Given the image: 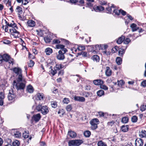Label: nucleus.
<instances>
[{"label": "nucleus", "instance_id": "nucleus-10", "mask_svg": "<svg viewBox=\"0 0 146 146\" xmlns=\"http://www.w3.org/2000/svg\"><path fill=\"white\" fill-rule=\"evenodd\" d=\"M143 144V140L140 138L137 139L135 141V146H142Z\"/></svg>", "mask_w": 146, "mask_h": 146}, {"label": "nucleus", "instance_id": "nucleus-48", "mask_svg": "<svg viewBox=\"0 0 146 146\" xmlns=\"http://www.w3.org/2000/svg\"><path fill=\"white\" fill-rule=\"evenodd\" d=\"M35 64L34 61L32 60H30L28 63V66L29 67H32Z\"/></svg>", "mask_w": 146, "mask_h": 146}, {"label": "nucleus", "instance_id": "nucleus-62", "mask_svg": "<svg viewBox=\"0 0 146 146\" xmlns=\"http://www.w3.org/2000/svg\"><path fill=\"white\" fill-rule=\"evenodd\" d=\"M86 90H89L90 89L91 86L89 85H86L85 87Z\"/></svg>", "mask_w": 146, "mask_h": 146}, {"label": "nucleus", "instance_id": "nucleus-46", "mask_svg": "<svg viewBox=\"0 0 146 146\" xmlns=\"http://www.w3.org/2000/svg\"><path fill=\"white\" fill-rule=\"evenodd\" d=\"M66 110L67 111H70L72 109V107L71 105H68L66 107Z\"/></svg>", "mask_w": 146, "mask_h": 146}, {"label": "nucleus", "instance_id": "nucleus-58", "mask_svg": "<svg viewBox=\"0 0 146 146\" xmlns=\"http://www.w3.org/2000/svg\"><path fill=\"white\" fill-rule=\"evenodd\" d=\"M141 85L143 87H145L146 86V80H145L143 81L141 83Z\"/></svg>", "mask_w": 146, "mask_h": 146}, {"label": "nucleus", "instance_id": "nucleus-5", "mask_svg": "<svg viewBox=\"0 0 146 146\" xmlns=\"http://www.w3.org/2000/svg\"><path fill=\"white\" fill-rule=\"evenodd\" d=\"M82 143V141L80 139L71 140L69 141L68 145L69 146H79Z\"/></svg>", "mask_w": 146, "mask_h": 146}, {"label": "nucleus", "instance_id": "nucleus-57", "mask_svg": "<svg viewBox=\"0 0 146 146\" xmlns=\"http://www.w3.org/2000/svg\"><path fill=\"white\" fill-rule=\"evenodd\" d=\"M29 1V0H23V4L24 5H26L28 3Z\"/></svg>", "mask_w": 146, "mask_h": 146}, {"label": "nucleus", "instance_id": "nucleus-12", "mask_svg": "<svg viewBox=\"0 0 146 146\" xmlns=\"http://www.w3.org/2000/svg\"><path fill=\"white\" fill-rule=\"evenodd\" d=\"M74 98L75 100L80 102H84L85 100L84 97L81 96H75Z\"/></svg>", "mask_w": 146, "mask_h": 146}, {"label": "nucleus", "instance_id": "nucleus-14", "mask_svg": "<svg viewBox=\"0 0 146 146\" xmlns=\"http://www.w3.org/2000/svg\"><path fill=\"white\" fill-rule=\"evenodd\" d=\"M93 83L95 85H100V86L101 85H102L103 84L104 82L102 80H101L97 79L94 80L93 81Z\"/></svg>", "mask_w": 146, "mask_h": 146}, {"label": "nucleus", "instance_id": "nucleus-17", "mask_svg": "<svg viewBox=\"0 0 146 146\" xmlns=\"http://www.w3.org/2000/svg\"><path fill=\"white\" fill-rule=\"evenodd\" d=\"M68 134L70 137L72 138L75 137L77 135L75 132L71 130L68 131Z\"/></svg>", "mask_w": 146, "mask_h": 146}, {"label": "nucleus", "instance_id": "nucleus-51", "mask_svg": "<svg viewBox=\"0 0 146 146\" xmlns=\"http://www.w3.org/2000/svg\"><path fill=\"white\" fill-rule=\"evenodd\" d=\"M101 88L104 89L105 90H107L108 89V88L106 86L102 84L100 86Z\"/></svg>", "mask_w": 146, "mask_h": 146}, {"label": "nucleus", "instance_id": "nucleus-36", "mask_svg": "<svg viewBox=\"0 0 146 146\" xmlns=\"http://www.w3.org/2000/svg\"><path fill=\"white\" fill-rule=\"evenodd\" d=\"M23 137L25 139L27 138L29 136V133L28 131H25L23 133Z\"/></svg>", "mask_w": 146, "mask_h": 146}, {"label": "nucleus", "instance_id": "nucleus-16", "mask_svg": "<svg viewBox=\"0 0 146 146\" xmlns=\"http://www.w3.org/2000/svg\"><path fill=\"white\" fill-rule=\"evenodd\" d=\"M127 46L125 49H123L122 48H120L119 50V55L120 56H123V54H124L125 50L127 48Z\"/></svg>", "mask_w": 146, "mask_h": 146}, {"label": "nucleus", "instance_id": "nucleus-53", "mask_svg": "<svg viewBox=\"0 0 146 146\" xmlns=\"http://www.w3.org/2000/svg\"><path fill=\"white\" fill-rule=\"evenodd\" d=\"M137 120V117L135 116H133L131 118L132 121L133 122H136Z\"/></svg>", "mask_w": 146, "mask_h": 146}, {"label": "nucleus", "instance_id": "nucleus-23", "mask_svg": "<svg viewBox=\"0 0 146 146\" xmlns=\"http://www.w3.org/2000/svg\"><path fill=\"white\" fill-rule=\"evenodd\" d=\"M125 38V37L123 35H122L120 37H119L118 39L117 40V43L119 44H120L123 42V40Z\"/></svg>", "mask_w": 146, "mask_h": 146}, {"label": "nucleus", "instance_id": "nucleus-13", "mask_svg": "<svg viewBox=\"0 0 146 146\" xmlns=\"http://www.w3.org/2000/svg\"><path fill=\"white\" fill-rule=\"evenodd\" d=\"M41 117V116L40 114L38 113L33 115V118L35 121L38 122L40 120Z\"/></svg>", "mask_w": 146, "mask_h": 146}, {"label": "nucleus", "instance_id": "nucleus-6", "mask_svg": "<svg viewBox=\"0 0 146 146\" xmlns=\"http://www.w3.org/2000/svg\"><path fill=\"white\" fill-rule=\"evenodd\" d=\"M99 123V121L97 119H93L90 121V123L91 125V128L93 130L96 129L97 127V125Z\"/></svg>", "mask_w": 146, "mask_h": 146}, {"label": "nucleus", "instance_id": "nucleus-61", "mask_svg": "<svg viewBox=\"0 0 146 146\" xmlns=\"http://www.w3.org/2000/svg\"><path fill=\"white\" fill-rule=\"evenodd\" d=\"M61 40H63L64 42L66 44H69V42L68 40L63 39H61Z\"/></svg>", "mask_w": 146, "mask_h": 146}, {"label": "nucleus", "instance_id": "nucleus-59", "mask_svg": "<svg viewBox=\"0 0 146 146\" xmlns=\"http://www.w3.org/2000/svg\"><path fill=\"white\" fill-rule=\"evenodd\" d=\"M114 123V122L113 121L109 122L108 123V124L111 126H112Z\"/></svg>", "mask_w": 146, "mask_h": 146}, {"label": "nucleus", "instance_id": "nucleus-18", "mask_svg": "<svg viewBox=\"0 0 146 146\" xmlns=\"http://www.w3.org/2000/svg\"><path fill=\"white\" fill-rule=\"evenodd\" d=\"M106 70L105 72V73L106 76H110L112 74V71L110 69L109 67H107Z\"/></svg>", "mask_w": 146, "mask_h": 146}, {"label": "nucleus", "instance_id": "nucleus-3", "mask_svg": "<svg viewBox=\"0 0 146 146\" xmlns=\"http://www.w3.org/2000/svg\"><path fill=\"white\" fill-rule=\"evenodd\" d=\"M4 61L9 62V63L13 65V59H11L10 56L7 54H4L2 56L0 55V64Z\"/></svg>", "mask_w": 146, "mask_h": 146}, {"label": "nucleus", "instance_id": "nucleus-35", "mask_svg": "<svg viewBox=\"0 0 146 146\" xmlns=\"http://www.w3.org/2000/svg\"><path fill=\"white\" fill-rule=\"evenodd\" d=\"M91 133V132L90 131L87 130L84 131V134L85 137H88L90 136Z\"/></svg>", "mask_w": 146, "mask_h": 146}, {"label": "nucleus", "instance_id": "nucleus-37", "mask_svg": "<svg viewBox=\"0 0 146 146\" xmlns=\"http://www.w3.org/2000/svg\"><path fill=\"white\" fill-rule=\"evenodd\" d=\"M77 49L79 50H85V46L83 45H79L77 48Z\"/></svg>", "mask_w": 146, "mask_h": 146}, {"label": "nucleus", "instance_id": "nucleus-34", "mask_svg": "<svg viewBox=\"0 0 146 146\" xmlns=\"http://www.w3.org/2000/svg\"><path fill=\"white\" fill-rule=\"evenodd\" d=\"M20 145V142L18 140H15L12 143V145L13 146H19Z\"/></svg>", "mask_w": 146, "mask_h": 146}, {"label": "nucleus", "instance_id": "nucleus-20", "mask_svg": "<svg viewBox=\"0 0 146 146\" xmlns=\"http://www.w3.org/2000/svg\"><path fill=\"white\" fill-rule=\"evenodd\" d=\"M130 27L131 28L132 32H134L136 31L139 29V28L137 27V25L135 23H132L130 26Z\"/></svg>", "mask_w": 146, "mask_h": 146}, {"label": "nucleus", "instance_id": "nucleus-40", "mask_svg": "<svg viewBox=\"0 0 146 146\" xmlns=\"http://www.w3.org/2000/svg\"><path fill=\"white\" fill-rule=\"evenodd\" d=\"M44 40L46 43H49L51 40V39L48 36L45 37L44 38Z\"/></svg>", "mask_w": 146, "mask_h": 146}, {"label": "nucleus", "instance_id": "nucleus-33", "mask_svg": "<svg viewBox=\"0 0 146 146\" xmlns=\"http://www.w3.org/2000/svg\"><path fill=\"white\" fill-rule=\"evenodd\" d=\"M37 97L39 100H43L44 96L43 94L41 93H38L37 94Z\"/></svg>", "mask_w": 146, "mask_h": 146}, {"label": "nucleus", "instance_id": "nucleus-44", "mask_svg": "<svg viewBox=\"0 0 146 146\" xmlns=\"http://www.w3.org/2000/svg\"><path fill=\"white\" fill-rule=\"evenodd\" d=\"M131 40L129 38H127L124 39L123 40V43L126 44H127L130 42Z\"/></svg>", "mask_w": 146, "mask_h": 146}, {"label": "nucleus", "instance_id": "nucleus-22", "mask_svg": "<svg viewBox=\"0 0 146 146\" xmlns=\"http://www.w3.org/2000/svg\"><path fill=\"white\" fill-rule=\"evenodd\" d=\"M91 59L93 60L94 62H98L100 60L99 57L97 55H95L92 56L91 58Z\"/></svg>", "mask_w": 146, "mask_h": 146}, {"label": "nucleus", "instance_id": "nucleus-11", "mask_svg": "<svg viewBox=\"0 0 146 146\" xmlns=\"http://www.w3.org/2000/svg\"><path fill=\"white\" fill-rule=\"evenodd\" d=\"M93 9L96 12H99L102 11L104 10V7L101 6H96L93 7Z\"/></svg>", "mask_w": 146, "mask_h": 146}, {"label": "nucleus", "instance_id": "nucleus-39", "mask_svg": "<svg viewBox=\"0 0 146 146\" xmlns=\"http://www.w3.org/2000/svg\"><path fill=\"white\" fill-rule=\"evenodd\" d=\"M128 118L127 117H124L122 118L121 121L123 123H126L128 121Z\"/></svg>", "mask_w": 146, "mask_h": 146}, {"label": "nucleus", "instance_id": "nucleus-47", "mask_svg": "<svg viewBox=\"0 0 146 146\" xmlns=\"http://www.w3.org/2000/svg\"><path fill=\"white\" fill-rule=\"evenodd\" d=\"M51 105L52 108H56L57 106V103L54 101H52L51 102Z\"/></svg>", "mask_w": 146, "mask_h": 146}, {"label": "nucleus", "instance_id": "nucleus-49", "mask_svg": "<svg viewBox=\"0 0 146 146\" xmlns=\"http://www.w3.org/2000/svg\"><path fill=\"white\" fill-rule=\"evenodd\" d=\"M63 102L64 104H68L70 102L69 99L66 98H64L63 99Z\"/></svg>", "mask_w": 146, "mask_h": 146}, {"label": "nucleus", "instance_id": "nucleus-8", "mask_svg": "<svg viewBox=\"0 0 146 146\" xmlns=\"http://www.w3.org/2000/svg\"><path fill=\"white\" fill-rule=\"evenodd\" d=\"M64 46L63 45L60 44H57L56 46V47L57 49H60L64 53H66L67 51V50L64 48Z\"/></svg>", "mask_w": 146, "mask_h": 146}, {"label": "nucleus", "instance_id": "nucleus-15", "mask_svg": "<svg viewBox=\"0 0 146 146\" xmlns=\"http://www.w3.org/2000/svg\"><path fill=\"white\" fill-rule=\"evenodd\" d=\"M78 54L79 55H82V56L86 58H89L90 57V55L86 52L82 51L81 52L78 53Z\"/></svg>", "mask_w": 146, "mask_h": 146}, {"label": "nucleus", "instance_id": "nucleus-21", "mask_svg": "<svg viewBox=\"0 0 146 146\" xmlns=\"http://www.w3.org/2000/svg\"><path fill=\"white\" fill-rule=\"evenodd\" d=\"M27 23L28 26L30 27H34L35 25V22L31 20H30L28 21Z\"/></svg>", "mask_w": 146, "mask_h": 146}, {"label": "nucleus", "instance_id": "nucleus-41", "mask_svg": "<svg viewBox=\"0 0 146 146\" xmlns=\"http://www.w3.org/2000/svg\"><path fill=\"white\" fill-rule=\"evenodd\" d=\"M118 85L119 86H121L124 84V82L122 80H120L119 81L117 80Z\"/></svg>", "mask_w": 146, "mask_h": 146}, {"label": "nucleus", "instance_id": "nucleus-52", "mask_svg": "<svg viewBox=\"0 0 146 146\" xmlns=\"http://www.w3.org/2000/svg\"><path fill=\"white\" fill-rule=\"evenodd\" d=\"M5 98V94L4 92H0V99L3 100Z\"/></svg>", "mask_w": 146, "mask_h": 146}, {"label": "nucleus", "instance_id": "nucleus-43", "mask_svg": "<svg viewBox=\"0 0 146 146\" xmlns=\"http://www.w3.org/2000/svg\"><path fill=\"white\" fill-rule=\"evenodd\" d=\"M60 43V40L58 39H54L52 41V43L53 44H58Z\"/></svg>", "mask_w": 146, "mask_h": 146}, {"label": "nucleus", "instance_id": "nucleus-19", "mask_svg": "<svg viewBox=\"0 0 146 146\" xmlns=\"http://www.w3.org/2000/svg\"><path fill=\"white\" fill-rule=\"evenodd\" d=\"M44 52L46 55H49L52 52V48L48 47L45 49Z\"/></svg>", "mask_w": 146, "mask_h": 146}, {"label": "nucleus", "instance_id": "nucleus-31", "mask_svg": "<svg viewBox=\"0 0 146 146\" xmlns=\"http://www.w3.org/2000/svg\"><path fill=\"white\" fill-rule=\"evenodd\" d=\"M139 135L141 137H145L146 136V131L145 130H142L141 132H140Z\"/></svg>", "mask_w": 146, "mask_h": 146}, {"label": "nucleus", "instance_id": "nucleus-26", "mask_svg": "<svg viewBox=\"0 0 146 146\" xmlns=\"http://www.w3.org/2000/svg\"><path fill=\"white\" fill-rule=\"evenodd\" d=\"M16 11L18 13V14H21L23 12L22 8L19 6H17L16 8Z\"/></svg>", "mask_w": 146, "mask_h": 146}, {"label": "nucleus", "instance_id": "nucleus-27", "mask_svg": "<svg viewBox=\"0 0 146 146\" xmlns=\"http://www.w3.org/2000/svg\"><path fill=\"white\" fill-rule=\"evenodd\" d=\"M116 61L118 65H120L122 63V59L120 57H117L116 59Z\"/></svg>", "mask_w": 146, "mask_h": 146}, {"label": "nucleus", "instance_id": "nucleus-7", "mask_svg": "<svg viewBox=\"0 0 146 146\" xmlns=\"http://www.w3.org/2000/svg\"><path fill=\"white\" fill-rule=\"evenodd\" d=\"M65 53H64L63 51L61 50H60L58 51V54L57 56V58L59 60H63L65 58L64 55V54Z\"/></svg>", "mask_w": 146, "mask_h": 146}, {"label": "nucleus", "instance_id": "nucleus-60", "mask_svg": "<svg viewBox=\"0 0 146 146\" xmlns=\"http://www.w3.org/2000/svg\"><path fill=\"white\" fill-rule=\"evenodd\" d=\"M98 113L100 117H102L104 116V113L102 112H98Z\"/></svg>", "mask_w": 146, "mask_h": 146}, {"label": "nucleus", "instance_id": "nucleus-54", "mask_svg": "<svg viewBox=\"0 0 146 146\" xmlns=\"http://www.w3.org/2000/svg\"><path fill=\"white\" fill-rule=\"evenodd\" d=\"M50 74L53 75H54L57 72L56 70V69H54L53 70L52 69H51L50 71Z\"/></svg>", "mask_w": 146, "mask_h": 146}, {"label": "nucleus", "instance_id": "nucleus-28", "mask_svg": "<svg viewBox=\"0 0 146 146\" xmlns=\"http://www.w3.org/2000/svg\"><path fill=\"white\" fill-rule=\"evenodd\" d=\"M98 146H107L106 143L102 141H100L98 142Z\"/></svg>", "mask_w": 146, "mask_h": 146}, {"label": "nucleus", "instance_id": "nucleus-50", "mask_svg": "<svg viewBox=\"0 0 146 146\" xmlns=\"http://www.w3.org/2000/svg\"><path fill=\"white\" fill-rule=\"evenodd\" d=\"M146 110V104H143L141 105L140 108V110L142 111H144Z\"/></svg>", "mask_w": 146, "mask_h": 146}, {"label": "nucleus", "instance_id": "nucleus-55", "mask_svg": "<svg viewBox=\"0 0 146 146\" xmlns=\"http://www.w3.org/2000/svg\"><path fill=\"white\" fill-rule=\"evenodd\" d=\"M87 6L89 7H92L93 4L91 3V2H88L86 4Z\"/></svg>", "mask_w": 146, "mask_h": 146}, {"label": "nucleus", "instance_id": "nucleus-63", "mask_svg": "<svg viewBox=\"0 0 146 146\" xmlns=\"http://www.w3.org/2000/svg\"><path fill=\"white\" fill-rule=\"evenodd\" d=\"M64 73V71L63 70H60L59 72L58 73V74L60 75H62Z\"/></svg>", "mask_w": 146, "mask_h": 146}, {"label": "nucleus", "instance_id": "nucleus-56", "mask_svg": "<svg viewBox=\"0 0 146 146\" xmlns=\"http://www.w3.org/2000/svg\"><path fill=\"white\" fill-rule=\"evenodd\" d=\"M120 13L123 15H125L126 14V12L122 9H120Z\"/></svg>", "mask_w": 146, "mask_h": 146}, {"label": "nucleus", "instance_id": "nucleus-29", "mask_svg": "<svg viewBox=\"0 0 146 146\" xmlns=\"http://www.w3.org/2000/svg\"><path fill=\"white\" fill-rule=\"evenodd\" d=\"M27 90L30 93H33V88L31 85H29L27 87Z\"/></svg>", "mask_w": 146, "mask_h": 146}, {"label": "nucleus", "instance_id": "nucleus-25", "mask_svg": "<svg viewBox=\"0 0 146 146\" xmlns=\"http://www.w3.org/2000/svg\"><path fill=\"white\" fill-rule=\"evenodd\" d=\"M115 6L114 5H112L110 7L108 6V7L106 8V12L108 13H111L112 12V9H114Z\"/></svg>", "mask_w": 146, "mask_h": 146}, {"label": "nucleus", "instance_id": "nucleus-9", "mask_svg": "<svg viewBox=\"0 0 146 146\" xmlns=\"http://www.w3.org/2000/svg\"><path fill=\"white\" fill-rule=\"evenodd\" d=\"M15 95L14 93L13 90H10L8 96V98L9 100H13L15 97Z\"/></svg>", "mask_w": 146, "mask_h": 146}, {"label": "nucleus", "instance_id": "nucleus-4", "mask_svg": "<svg viewBox=\"0 0 146 146\" xmlns=\"http://www.w3.org/2000/svg\"><path fill=\"white\" fill-rule=\"evenodd\" d=\"M36 110L38 111H40L43 115L47 114L49 111L48 108L47 106H42V105L40 104L36 106Z\"/></svg>", "mask_w": 146, "mask_h": 146}, {"label": "nucleus", "instance_id": "nucleus-30", "mask_svg": "<svg viewBox=\"0 0 146 146\" xmlns=\"http://www.w3.org/2000/svg\"><path fill=\"white\" fill-rule=\"evenodd\" d=\"M128 125H126V126L123 125L121 127V130L123 132H125L128 131Z\"/></svg>", "mask_w": 146, "mask_h": 146}, {"label": "nucleus", "instance_id": "nucleus-45", "mask_svg": "<svg viewBox=\"0 0 146 146\" xmlns=\"http://www.w3.org/2000/svg\"><path fill=\"white\" fill-rule=\"evenodd\" d=\"M113 13H115V15H119L120 13V10H118L117 9H115L113 10Z\"/></svg>", "mask_w": 146, "mask_h": 146}, {"label": "nucleus", "instance_id": "nucleus-1", "mask_svg": "<svg viewBox=\"0 0 146 146\" xmlns=\"http://www.w3.org/2000/svg\"><path fill=\"white\" fill-rule=\"evenodd\" d=\"M14 73L16 74V80L13 82V87L17 90H23L25 88L26 81L22 74V71L19 68L15 67L12 69Z\"/></svg>", "mask_w": 146, "mask_h": 146}, {"label": "nucleus", "instance_id": "nucleus-38", "mask_svg": "<svg viewBox=\"0 0 146 146\" xmlns=\"http://www.w3.org/2000/svg\"><path fill=\"white\" fill-rule=\"evenodd\" d=\"M104 91L102 90H100L98 91L97 94L98 96H101L104 94Z\"/></svg>", "mask_w": 146, "mask_h": 146}, {"label": "nucleus", "instance_id": "nucleus-42", "mask_svg": "<svg viewBox=\"0 0 146 146\" xmlns=\"http://www.w3.org/2000/svg\"><path fill=\"white\" fill-rule=\"evenodd\" d=\"M2 42L5 44H11V42L7 39H3L2 41Z\"/></svg>", "mask_w": 146, "mask_h": 146}, {"label": "nucleus", "instance_id": "nucleus-32", "mask_svg": "<svg viewBox=\"0 0 146 146\" xmlns=\"http://www.w3.org/2000/svg\"><path fill=\"white\" fill-rule=\"evenodd\" d=\"M14 135L15 137L19 138L21 137V132L19 131H16L14 132Z\"/></svg>", "mask_w": 146, "mask_h": 146}, {"label": "nucleus", "instance_id": "nucleus-24", "mask_svg": "<svg viewBox=\"0 0 146 146\" xmlns=\"http://www.w3.org/2000/svg\"><path fill=\"white\" fill-rule=\"evenodd\" d=\"M64 67L63 65L62 64H57L54 67V69L57 70H59L62 68Z\"/></svg>", "mask_w": 146, "mask_h": 146}, {"label": "nucleus", "instance_id": "nucleus-64", "mask_svg": "<svg viewBox=\"0 0 146 146\" xmlns=\"http://www.w3.org/2000/svg\"><path fill=\"white\" fill-rule=\"evenodd\" d=\"M40 145L41 146H44L45 145V143L43 141L41 142H40Z\"/></svg>", "mask_w": 146, "mask_h": 146}, {"label": "nucleus", "instance_id": "nucleus-2", "mask_svg": "<svg viewBox=\"0 0 146 146\" xmlns=\"http://www.w3.org/2000/svg\"><path fill=\"white\" fill-rule=\"evenodd\" d=\"M6 25L5 31V32H7L8 30V27H11V29H9V32L15 38L19 37V32L17 31L18 28L17 24L15 23L13 21L12 23H9L5 20Z\"/></svg>", "mask_w": 146, "mask_h": 146}]
</instances>
